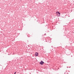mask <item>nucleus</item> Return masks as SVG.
I'll list each match as a JSON object with an SVG mask.
<instances>
[{"mask_svg":"<svg viewBox=\"0 0 74 74\" xmlns=\"http://www.w3.org/2000/svg\"><path fill=\"white\" fill-rule=\"evenodd\" d=\"M57 15H58V16H60V13H59V12H57Z\"/></svg>","mask_w":74,"mask_h":74,"instance_id":"f257e3e1","label":"nucleus"},{"mask_svg":"<svg viewBox=\"0 0 74 74\" xmlns=\"http://www.w3.org/2000/svg\"><path fill=\"white\" fill-rule=\"evenodd\" d=\"M38 55V53L37 52H36L35 54V56H37Z\"/></svg>","mask_w":74,"mask_h":74,"instance_id":"f03ea898","label":"nucleus"},{"mask_svg":"<svg viewBox=\"0 0 74 74\" xmlns=\"http://www.w3.org/2000/svg\"><path fill=\"white\" fill-rule=\"evenodd\" d=\"M44 63V62H43L42 61H41L40 63V64H41L42 65Z\"/></svg>","mask_w":74,"mask_h":74,"instance_id":"7ed1b4c3","label":"nucleus"},{"mask_svg":"<svg viewBox=\"0 0 74 74\" xmlns=\"http://www.w3.org/2000/svg\"><path fill=\"white\" fill-rule=\"evenodd\" d=\"M16 73V72H15L14 74H15Z\"/></svg>","mask_w":74,"mask_h":74,"instance_id":"20e7f679","label":"nucleus"}]
</instances>
